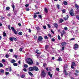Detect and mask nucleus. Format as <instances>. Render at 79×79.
Returning <instances> with one entry per match:
<instances>
[{
  "instance_id": "1",
  "label": "nucleus",
  "mask_w": 79,
  "mask_h": 79,
  "mask_svg": "<svg viewBox=\"0 0 79 79\" xmlns=\"http://www.w3.org/2000/svg\"><path fill=\"white\" fill-rule=\"evenodd\" d=\"M26 61L27 62V63L29 64L30 65H31L33 64V61L32 59L28 58L26 60Z\"/></svg>"
},
{
  "instance_id": "2",
  "label": "nucleus",
  "mask_w": 79,
  "mask_h": 79,
  "mask_svg": "<svg viewBox=\"0 0 79 79\" xmlns=\"http://www.w3.org/2000/svg\"><path fill=\"white\" fill-rule=\"evenodd\" d=\"M11 29L12 31L14 32V34H15L16 35V34H17V33H18V32H19V30H17V31H16V29H15V28H14L13 27H11Z\"/></svg>"
},
{
  "instance_id": "3",
  "label": "nucleus",
  "mask_w": 79,
  "mask_h": 79,
  "mask_svg": "<svg viewBox=\"0 0 79 79\" xmlns=\"http://www.w3.org/2000/svg\"><path fill=\"white\" fill-rule=\"evenodd\" d=\"M73 9H71L69 12V13L70 15V16H74V13H73Z\"/></svg>"
},
{
  "instance_id": "4",
  "label": "nucleus",
  "mask_w": 79,
  "mask_h": 79,
  "mask_svg": "<svg viewBox=\"0 0 79 79\" xmlns=\"http://www.w3.org/2000/svg\"><path fill=\"white\" fill-rule=\"evenodd\" d=\"M74 66H76V64L75 62H72V64L71 65V68H72V69H74Z\"/></svg>"
},
{
  "instance_id": "5",
  "label": "nucleus",
  "mask_w": 79,
  "mask_h": 79,
  "mask_svg": "<svg viewBox=\"0 0 79 79\" xmlns=\"http://www.w3.org/2000/svg\"><path fill=\"white\" fill-rule=\"evenodd\" d=\"M47 75V74L45 73L44 70L41 73V76L43 77H45V76Z\"/></svg>"
},
{
  "instance_id": "6",
  "label": "nucleus",
  "mask_w": 79,
  "mask_h": 79,
  "mask_svg": "<svg viewBox=\"0 0 79 79\" xmlns=\"http://www.w3.org/2000/svg\"><path fill=\"white\" fill-rule=\"evenodd\" d=\"M35 70V71H39V69H38V67L36 66H34L33 67V71Z\"/></svg>"
},
{
  "instance_id": "7",
  "label": "nucleus",
  "mask_w": 79,
  "mask_h": 79,
  "mask_svg": "<svg viewBox=\"0 0 79 79\" xmlns=\"http://www.w3.org/2000/svg\"><path fill=\"white\" fill-rule=\"evenodd\" d=\"M60 33L61 34V37H63V35L66 34V32L64 30H63L62 32H60Z\"/></svg>"
},
{
  "instance_id": "8",
  "label": "nucleus",
  "mask_w": 79,
  "mask_h": 79,
  "mask_svg": "<svg viewBox=\"0 0 79 79\" xmlns=\"http://www.w3.org/2000/svg\"><path fill=\"white\" fill-rule=\"evenodd\" d=\"M28 69L29 71H34V67H30Z\"/></svg>"
},
{
  "instance_id": "9",
  "label": "nucleus",
  "mask_w": 79,
  "mask_h": 79,
  "mask_svg": "<svg viewBox=\"0 0 79 79\" xmlns=\"http://www.w3.org/2000/svg\"><path fill=\"white\" fill-rule=\"evenodd\" d=\"M38 40L39 41H42V40H43V38L42 37V36H40L38 38Z\"/></svg>"
},
{
  "instance_id": "10",
  "label": "nucleus",
  "mask_w": 79,
  "mask_h": 79,
  "mask_svg": "<svg viewBox=\"0 0 79 79\" xmlns=\"http://www.w3.org/2000/svg\"><path fill=\"white\" fill-rule=\"evenodd\" d=\"M66 16L65 17H64L63 19L64 20H68L69 18V16L68 15H66Z\"/></svg>"
},
{
  "instance_id": "11",
  "label": "nucleus",
  "mask_w": 79,
  "mask_h": 79,
  "mask_svg": "<svg viewBox=\"0 0 79 79\" xmlns=\"http://www.w3.org/2000/svg\"><path fill=\"white\" fill-rule=\"evenodd\" d=\"M79 47V45H77V44H75L74 45V48H75V50H76V49H77V48H78V47Z\"/></svg>"
},
{
  "instance_id": "12",
  "label": "nucleus",
  "mask_w": 79,
  "mask_h": 79,
  "mask_svg": "<svg viewBox=\"0 0 79 79\" xmlns=\"http://www.w3.org/2000/svg\"><path fill=\"white\" fill-rule=\"evenodd\" d=\"M53 25L55 27H56V29H58V24L56 23H55L53 24Z\"/></svg>"
},
{
  "instance_id": "13",
  "label": "nucleus",
  "mask_w": 79,
  "mask_h": 79,
  "mask_svg": "<svg viewBox=\"0 0 79 79\" xmlns=\"http://www.w3.org/2000/svg\"><path fill=\"white\" fill-rule=\"evenodd\" d=\"M66 44H67V43L66 42H62L61 43V45H62V46H64L66 45Z\"/></svg>"
},
{
  "instance_id": "14",
  "label": "nucleus",
  "mask_w": 79,
  "mask_h": 79,
  "mask_svg": "<svg viewBox=\"0 0 79 79\" xmlns=\"http://www.w3.org/2000/svg\"><path fill=\"white\" fill-rule=\"evenodd\" d=\"M75 6L77 9H78H78H79V6L77 4H75Z\"/></svg>"
},
{
  "instance_id": "15",
  "label": "nucleus",
  "mask_w": 79,
  "mask_h": 79,
  "mask_svg": "<svg viewBox=\"0 0 79 79\" xmlns=\"http://www.w3.org/2000/svg\"><path fill=\"white\" fill-rule=\"evenodd\" d=\"M10 62L11 63H15L16 62V60L14 59H12L10 61Z\"/></svg>"
},
{
  "instance_id": "16",
  "label": "nucleus",
  "mask_w": 79,
  "mask_h": 79,
  "mask_svg": "<svg viewBox=\"0 0 79 79\" xmlns=\"http://www.w3.org/2000/svg\"><path fill=\"white\" fill-rule=\"evenodd\" d=\"M64 73H65V75H66V76H68V72H66V70L64 69Z\"/></svg>"
},
{
  "instance_id": "17",
  "label": "nucleus",
  "mask_w": 79,
  "mask_h": 79,
  "mask_svg": "<svg viewBox=\"0 0 79 79\" xmlns=\"http://www.w3.org/2000/svg\"><path fill=\"white\" fill-rule=\"evenodd\" d=\"M58 61H62V59L61 58V57L59 56L58 57V59H57Z\"/></svg>"
},
{
  "instance_id": "18",
  "label": "nucleus",
  "mask_w": 79,
  "mask_h": 79,
  "mask_svg": "<svg viewBox=\"0 0 79 79\" xmlns=\"http://www.w3.org/2000/svg\"><path fill=\"white\" fill-rule=\"evenodd\" d=\"M44 12H45L46 13H48V9H47L46 7H45L44 9Z\"/></svg>"
},
{
  "instance_id": "19",
  "label": "nucleus",
  "mask_w": 79,
  "mask_h": 79,
  "mask_svg": "<svg viewBox=\"0 0 79 79\" xmlns=\"http://www.w3.org/2000/svg\"><path fill=\"white\" fill-rule=\"evenodd\" d=\"M63 3L64 5H68V2L66 1H64Z\"/></svg>"
},
{
  "instance_id": "20",
  "label": "nucleus",
  "mask_w": 79,
  "mask_h": 79,
  "mask_svg": "<svg viewBox=\"0 0 79 79\" xmlns=\"http://www.w3.org/2000/svg\"><path fill=\"white\" fill-rule=\"evenodd\" d=\"M0 72L1 73H4L5 72V70H3V69H0Z\"/></svg>"
},
{
  "instance_id": "21",
  "label": "nucleus",
  "mask_w": 79,
  "mask_h": 79,
  "mask_svg": "<svg viewBox=\"0 0 79 79\" xmlns=\"http://www.w3.org/2000/svg\"><path fill=\"white\" fill-rule=\"evenodd\" d=\"M17 11H18L17 10H14V13L15 15H17Z\"/></svg>"
},
{
  "instance_id": "22",
  "label": "nucleus",
  "mask_w": 79,
  "mask_h": 79,
  "mask_svg": "<svg viewBox=\"0 0 79 79\" xmlns=\"http://www.w3.org/2000/svg\"><path fill=\"white\" fill-rule=\"evenodd\" d=\"M18 34H19V35H23V32L21 31H20L18 33Z\"/></svg>"
},
{
  "instance_id": "23",
  "label": "nucleus",
  "mask_w": 79,
  "mask_h": 79,
  "mask_svg": "<svg viewBox=\"0 0 79 79\" xmlns=\"http://www.w3.org/2000/svg\"><path fill=\"white\" fill-rule=\"evenodd\" d=\"M11 6L12 8H13V10L14 11V10H15V5H14V4L12 5Z\"/></svg>"
},
{
  "instance_id": "24",
  "label": "nucleus",
  "mask_w": 79,
  "mask_h": 79,
  "mask_svg": "<svg viewBox=\"0 0 79 79\" xmlns=\"http://www.w3.org/2000/svg\"><path fill=\"white\" fill-rule=\"evenodd\" d=\"M23 66L24 68H27L28 67V65H27L26 64L24 65Z\"/></svg>"
},
{
  "instance_id": "25",
  "label": "nucleus",
  "mask_w": 79,
  "mask_h": 79,
  "mask_svg": "<svg viewBox=\"0 0 79 79\" xmlns=\"http://www.w3.org/2000/svg\"><path fill=\"white\" fill-rule=\"evenodd\" d=\"M13 65L14 66H18V64L17 63H14L13 64Z\"/></svg>"
},
{
  "instance_id": "26",
  "label": "nucleus",
  "mask_w": 79,
  "mask_h": 79,
  "mask_svg": "<svg viewBox=\"0 0 79 79\" xmlns=\"http://www.w3.org/2000/svg\"><path fill=\"white\" fill-rule=\"evenodd\" d=\"M6 33L5 32H3V37H6Z\"/></svg>"
},
{
  "instance_id": "27",
  "label": "nucleus",
  "mask_w": 79,
  "mask_h": 79,
  "mask_svg": "<svg viewBox=\"0 0 79 79\" xmlns=\"http://www.w3.org/2000/svg\"><path fill=\"white\" fill-rule=\"evenodd\" d=\"M64 21V20H63L62 19H60V23H62Z\"/></svg>"
},
{
  "instance_id": "28",
  "label": "nucleus",
  "mask_w": 79,
  "mask_h": 79,
  "mask_svg": "<svg viewBox=\"0 0 79 79\" xmlns=\"http://www.w3.org/2000/svg\"><path fill=\"white\" fill-rule=\"evenodd\" d=\"M6 10H10V8L8 6H7L6 7Z\"/></svg>"
},
{
  "instance_id": "29",
  "label": "nucleus",
  "mask_w": 79,
  "mask_h": 79,
  "mask_svg": "<svg viewBox=\"0 0 79 79\" xmlns=\"http://www.w3.org/2000/svg\"><path fill=\"white\" fill-rule=\"evenodd\" d=\"M28 74L30 76H33V74L31 72H28Z\"/></svg>"
},
{
  "instance_id": "30",
  "label": "nucleus",
  "mask_w": 79,
  "mask_h": 79,
  "mask_svg": "<svg viewBox=\"0 0 79 79\" xmlns=\"http://www.w3.org/2000/svg\"><path fill=\"white\" fill-rule=\"evenodd\" d=\"M0 18H1V20H2V19H4L5 18V17H3V16H0Z\"/></svg>"
},
{
  "instance_id": "31",
  "label": "nucleus",
  "mask_w": 79,
  "mask_h": 79,
  "mask_svg": "<svg viewBox=\"0 0 79 79\" xmlns=\"http://www.w3.org/2000/svg\"><path fill=\"white\" fill-rule=\"evenodd\" d=\"M43 66L44 67V68H45V67H46V66H47V64H46V63L43 64Z\"/></svg>"
},
{
  "instance_id": "32",
  "label": "nucleus",
  "mask_w": 79,
  "mask_h": 79,
  "mask_svg": "<svg viewBox=\"0 0 79 79\" xmlns=\"http://www.w3.org/2000/svg\"><path fill=\"white\" fill-rule=\"evenodd\" d=\"M44 39L45 40L48 39V37L47 36H45L44 37Z\"/></svg>"
},
{
  "instance_id": "33",
  "label": "nucleus",
  "mask_w": 79,
  "mask_h": 79,
  "mask_svg": "<svg viewBox=\"0 0 79 79\" xmlns=\"http://www.w3.org/2000/svg\"><path fill=\"white\" fill-rule=\"evenodd\" d=\"M24 77H25V75L24 74L22 75L21 76V78H24Z\"/></svg>"
},
{
  "instance_id": "34",
  "label": "nucleus",
  "mask_w": 79,
  "mask_h": 79,
  "mask_svg": "<svg viewBox=\"0 0 79 79\" xmlns=\"http://www.w3.org/2000/svg\"><path fill=\"white\" fill-rule=\"evenodd\" d=\"M8 29L9 30H10V31H11V29H10V25H9L8 26Z\"/></svg>"
},
{
  "instance_id": "35",
  "label": "nucleus",
  "mask_w": 79,
  "mask_h": 79,
  "mask_svg": "<svg viewBox=\"0 0 79 79\" xmlns=\"http://www.w3.org/2000/svg\"><path fill=\"white\" fill-rule=\"evenodd\" d=\"M10 40V41H13V38H12V37H11L9 39Z\"/></svg>"
},
{
  "instance_id": "36",
  "label": "nucleus",
  "mask_w": 79,
  "mask_h": 79,
  "mask_svg": "<svg viewBox=\"0 0 79 79\" xmlns=\"http://www.w3.org/2000/svg\"><path fill=\"white\" fill-rule=\"evenodd\" d=\"M62 12L63 13H65V12H66V10L64 9L62 10Z\"/></svg>"
},
{
  "instance_id": "37",
  "label": "nucleus",
  "mask_w": 79,
  "mask_h": 79,
  "mask_svg": "<svg viewBox=\"0 0 79 79\" xmlns=\"http://www.w3.org/2000/svg\"><path fill=\"white\" fill-rule=\"evenodd\" d=\"M36 29L39 31H40V28L39 27H36Z\"/></svg>"
},
{
  "instance_id": "38",
  "label": "nucleus",
  "mask_w": 79,
  "mask_h": 79,
  "mask_svg": "<svg viewBox=\"0 0 79 79\" xmlns=\"http://www.w3.org/2000/svg\"><path fill=\"white\" fill-rule=\"evenodd\" d=\"M56 6L57 8H58V9H60V5H59V4H57Z\"/></svg>"
},
{
  "instance_id": "39",
  "label": "nucleus",
  "mask_w": 79,
  "mask_h": 79,
  "mask_svg": "<svg viewBox=\"0 0 79 79\" xmlns=\"http://www.w3.org/2000/svg\"><path fill=\"white\" fill-rule=\"evenodd\" d=\"M61 51H64V47H63L61 49Z\"/></svg>"
},
{
  "instance_id": "40",
  "label": "nucleus",
  "mask_w": 79,
  "mask_h": 79,
  "mask_svg": "<svg viewBox=\"0 0 79 79\" xmlns=\"http://www.w3.org/2000/svg\"><path fill=\"white\" fill-rule=\"evenodd\" d=\"M40 13L39 12H37L34 13V15H39V14Z\"/></svg>"
},
{
  "instance_id": "41",
  "label": "nucleus",
  "mask_w": 79,
  "mask_h": 79,
  "mask_svg": "<svg viewBox=\"0 0 79 79\" xmlns=\"http://www.w3.org/2000/svg\"><path fill=\"white\" fill-rule=\"evenodd\" d=\"M64 30H65V31L68 30V27H64Z\"/></svg>"
},
{
  "instance_id": "42",
  "label": "nucleus",
  "mask_w": 79,
  "mask_h": 79,
  "mask_svg": "<svg viewBox=\"0 0 79 79\" xmlns=\"http://www.w3.org/2000/svg\"><path fill=\"white\" fill-rule=\"evenodd\" d=\"M76 18L78 20H79V16L78 15H76Z\"/></svg>"
},
{
  "instance_id": "43",
  "label": "nucleus",
  "mask_w": 79,
  "mask_h": 79,
  "mask_svg": "<svg viewBox=\"0 0 79 79\" xmlns=\"http://www.w3.org/2000/svg\"><path fill=\"white\" fill-rule=\"evenodd\" d=\"M38 17H39V18H40V19H42V18L41 15H38Z\"/></svg>"
},
{
  "instance_id": "44",
  "label": "nucleus",
  "mask_w": 79,
  "mask_h": 79,
  "mask_svg": "<svg viewBox=\"0 0 79 79\" xmlns=\"http://www.w3.org/2000/svg\"><path fill=\"white\" fill-rule=\"evenodd\" d=\"M9 70L10 72H11L12 71V69H11V67H9Z\"/></svg>"
},
{
  "instance_id": "45",
  "label": "nucleus",
  "mask_w": 79,
  "mask_h": 79,
  "mask_svg": "<svg viewBox=\"0 0 79 79\" xmlns=\"http://www.w3.org/2000/svg\"><path fill=\"white\" fill-rule=\"evenodd\" d=\"M48 36L50 38H52V35H51V34H48Z\"/></svg>"
},
{
  "instance_id": "46",
  "label": "nucleus",
  "mask_w": 79,
  "mask_h": 79,
  "mask_svg": "<svg viewBox=\"0 0 79 79\" xmlns=\"http://www.w3.org/2000/svg\"><path fill=\"white\" fill-rule=\"evenodd\" d=\"M48 45L45 46V49H46V50H47V49H48Z\"/></svg>"
},
{
  "instance_id": "47",
  "label": "nucleus",
  "mask_w": 79,
  "mask_h": 79,
  "mask_svg": "<svg viewBox=\"0 0 79 79\" xmlns=\"http://www.w3.org/2000/svg\"><path fill=\"white\" fill-rule=\"evenodd\" d=\"M64 67L65 68H68V65L67 64H65L64 65Z\"/></svg>"
},
{
  "instance_id": "48",
  "label": "nucleus",
  "mask_w": 79,
  "mask_h": 79,
  "mask_svg": "<svg viewBox=\"0 0 79 79\" xmlns=\"http://www.w3.org/2000/svg\"><path fill=\"white\" fill-rule=\"evenodd\" d=\"M3 64L2 63H0V67H3Z\"/></svg>"
},
{
  "instance_id": "49",
  "label": "nucleus",
  "mask_w": 79,
  "mask_h": 79,
  "mask_svg": "<svg viewBox=\"0 0 79 79\" xmlns=\"http://www.w3.org/2000/svg\"><path fill=\"white\" fill-rule=\"evenodd\" d=\"M23 70L25 72H26L27 71V69H26V68H24L23 69Z\"/></svg>"
},
{
  "instance_id": "50",
  "label": "nucleus",
  "mask_w": 79,
  "mask_h": 79,
  "mask_svg": "<svg viewBox=\"0 0 79 79\" xmlns=\"http://www.w3.org/2000/svg\"><path fill=\"white\" fill-rule=\"evenodd\" d=\"M58 40H61V37H60V35H58Z\"/></svg>"
},
{
  "instance_id": "51",
  "label": "nucleus",
  "mask_w": 79,
  "mask_h": 79,
  "mask_svg": "<svg viewBox=\"0 0 79 79\" xmlns=\"http://www.w3.org/2000/svg\"><path fill=\"white\" fill-rule=\"evenodd\" d=\"M75 72L77 73H79V70H75Z\"/></svg>"
},
{
  "instance_id": "52",
  "label": "nucleus",
  "mask_w": 79,
  "mask_h": 79,
  "mask_svg": "<svg viewBox=\"0 0 79 79\" xmlns=\"http://www.w3.org/2000/svg\"><path fill=\"white\" fill-rule=\"evenodd\" d=\"M9 51L10 52H13V49H10Z\"/></svg>"
},
{
  "instance_id": "53",
  "label": "nucleus",
  "mask_w": 79,
  "mask_h": 79,
  "mask_svg": "<svg viewBox=\"0 0 79 79\" xmlns=\"http://www.w3.org/2000/svg\"><path fill=\"white\" fill-rule=\"evenodd\" d=\"M47 26L48 28H50L51 27V26H50V25L49 24H48Z\"/></svg>"
},
{
  "instance_id": "54",
  "label": "nucleus",
  "mask_w": 79,
  "mask_h": 79,
  "mask_svg": "<svg viewBox=\"0 0 79 79\" xmlns=\"http://www.w3.org/2000/svg\"><path fill=\"white\" fill-rule=\"evenodd\" d=\"M33 18H37V15L34 14Z\"/></svg>"
},
{
  "instance_id": "55",
  "label": "nucleus",
  "mask_w": 79,
  "mask_h": 79,
  "mask_svg": "<svg viewBox=\"0 0 79 79\" xmlns=\"http://www.w3.org/2000/svg\"><path fill=\"white\" fill-rule=\"evenodd\" d=\"M39 52V50L37 49L36 51V53H37V54H40V53H39V52Z\"/></svg>"
},
{
  "instance_id": "56",
  "label": "nucleus",
  "mask_w": 79,
  "mask_h": 79,
  "mask_svg": "<svg viewBox=\"0 0 79 79\" xmlns=\"http://www.w3.org/2000/svg\"><path fill=\"white\" fill-rule=\"evenodd\" d=\"M5 56L6 58H8V57H9V55H8V54H6V55Z\"/></svg>"
},
{
  "instance_id": "57",
  "label": "nucleus",
  "mask_w": 79,
  "mask_h": 79,
  "mask_svg": "<svg viewBox=\"0 0 79 79\" xmlns=\"http://www.w3.org/2000/svg\"><path fill=\"white\" fill-rule=\"evenodd\" d=\"M2 62H6V60H5V59H3L2 60Z\"/></svg>"
},
{
  "instance_id": "58",
  "label": "nucleus",
  "mask_w": 79,
  "mask_h": 79,
  "mask_svg": "<svg viewBox=\"0 0 79 79\" xmlns=\"http://www.w3.org/2000/svg\"><path fill=\"white\" fill-rule=\"evenodd\" d=\"M52 42H55V40L54 38H52Z\"/></svg>"
},
{
  "instance_id": "59",
  "label": "nucleus",
  "mask_w": 79,
  "mask_h": 79,
  "mask_svg": "<svg viewBox=\"0 0 79 79\" xmlns=\"http://www.w3.org/2000/svg\"><path fill=\"white\" fill-rule=\"evenodd\" d=\"M13 40L16 41V40H17V39H16V38L15 37H13Z\"/></svg>"
},
{
  "instance_id": "60",
  "label": "nucleus",
  "mask_w": 79,
  "mask_h": 79,
  "mask_svg": "<svg viewBox=\"0 0 79 79\" xmlns=\"http://www.w3.org/2000/svg\"><path fill=\"white\" fill-rule=\"evenodd\" d=\"M9 74V72H6V76H7V75H8V74Z\"/></svg>"
},
{
  "instance_id": "61",
  "label": "nucleus",
  "mask_w": 79,
  "mask_h": 79,
  "mask_svg": "<svg viewBox=\"0 0 79 79\" xmlns=\"http://www.w3.org/2000/svg\"><path fill=\"white\" fill-rule=\"evenodd\" d=\"M56 70H57V71H60V69H59V68H56Z\"/></svg>"
},
{
  "instance_id": "62",
  "label": "nucleus",
  "mask_w": 79,
  "mask_h": 79,
  "mask_svg": "<svg viewBox=\"0 0 79 79\" xmlns=\"http://www.w3.org/2000/svg\"><path fill=\"white\" fill-rule=\"evenodd\" d=\"M43 28L44 29H47V27H46V26H43Z\"/></svg>"
},
{
  "instance_id": "63",
  "label": "nucleus",
  "mask_w": 79,
  "mask_h": 79,
  "mask_svg": "<svg viewBox=\"0 0 79 79\" xmlns=\"http://www.w3.org/2000/svg\"><path fill=\"white\" fill-rule=\"evenodd\" d=\"M20 52H22L23 51V48H20L19 49Z\"/></svg>"
},
{
  "instance_id": "64",
  "label": "nucleus",
  "mask_w": 79,
  "mask_h": 79,
  "mask_svg": "<svg viewBox=\"0 0 79 79\" xmlns=\"http://www.w3.org/2000/svg\"><path fill=\"white\" fill-rule=\"evenodd\" d=\"M14 56L15 58H18V56L16 55H14Z\"/></svg>"
}]
</instances>
